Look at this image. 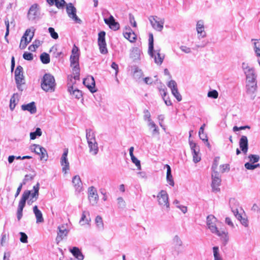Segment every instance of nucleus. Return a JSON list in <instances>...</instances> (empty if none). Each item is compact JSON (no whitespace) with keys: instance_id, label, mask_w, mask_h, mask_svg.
Wrapping results in <instances>:
<instances>
[{"instance_id":"f257e3e1","label":"nucleus","mask_w":260,"mask_h":260,"mask_svg":"<svg viewBox=\"0 0 260 260\" xmlns=\"http://www.w3.org/2000/svg\"><path fill=\"white\" fill-rule=\"evenodd\" d=\"M40 184L37 183L33 187L32 190H25L18 204L17 216L18 220H19L22 216V211L23 208L25 205L26 202L29 205H31L33 203L36 202L39 195Z\"/></svg>"},{"instance_id":"f03ea898","label":"nucleus","mask_w":260,"mask_h":260,"mask_svg":"<svg viewBox=\"0 0 260 260\" xmlns=\"http://www.w3.org/2000/svg\"><path fill=\"white\" fill-rule=\"evenodd\" d=\"M207 225L208 229L213 234L225 240L228 237V232L224 229L220 228L221 222L213 215H210L207 217Z\"/></svg>"},{"instance_id":"7ed1b4c3","label":"nucleus","mask_w":260,"mask_h":260,"mask_svg":"<svg viewBox=\"0 0 260 260\" xmlns=\"http://www.w3.org/2000/svg\"><path fill=\"white\" fill-rule=\"evenodd\" d=\"M153 50V39L152 35H150L149 39V54L154 58V62L158 65H160L163 62L165 55L160 53V49Z\"/></svg>"},{"instance_id":"20e7f679","label":"nucleus","mask_w":260,"mask_h":260,"mask_svg":"<svg viewBox=\"0 0 260 260\" xmlns=\"http://www.w3.org/2000/svg\"><path fill=\"white\" fill-rule=\"evenodd\" d=\"M219 158H216L212 166V172L211 174L212 183L211 186L214 192H218L220 190L219 186L221 183V179L219 173L217 172V160Z\"/></svg>"},{"instance_id":"39448f33","label":"nucleus","mask_w":260,"mask_h":260,"mask_svg":"<svg viewBox=\"0 0 260 260\" xmlns=\"http://www.w3.org/2000/svg\"><path fill=\"white\" fill-rule=\"evenodd\" d=\"M55 79L52 75L46 74L41 82V87L46 92H52L55 88Z\"/></svg>"},{"instance_id":"423d86ee","label":"nucleus","mask_w":260,"mask_h":260,"mask_svg":"<svg viewBox=\"0 0 260 260\" xmlns=\"http://www.w3.org/2000/svg\"><path fill=\"white\" fill-rule=\"evenodd\" d=\"M158 205L163 209L169 211L170 209V203L169 194L166 190L161 189L158 192L156 196Z\"/></svg>"},{"instance_id":"0eeeda50","label":"nucleus","mask_w":260,"mask_h":260,"mask_svg":"<svg viewBox=\"0 0 260 260\" xmlns=\"http://www.w3.org/2000/svg\"><path fill=\"white\" fill-rule=\"evenodd\" d=\"M86 139L90 153L93 155L97 154L99 147L94 133L91 131L87 132Z\"/></svg>"},{"instance_id":"6e6552de","label":"nucleus","mask_w":260,"mask_h":260,"mask_svg":"<svg viewBox=\"0 0 260 260\" xmlns=\"http://www.w3.org/2000/svg\"><path fill=\"white\" fill-rule=\"evenodd\" d=\"M246 89L247 93L254 98L257 89L256 76L246 78Z\"/></svg>"},{"instance_id":"1a4fd4ad","label":"nucleus","mask_w":260,"mask_h":260,"mask_svg":"<svg viewBox=\"0 0 260 260\" xmlns=\"http://www.w3.org/2000/svg\"><path fill=\"white\" fill-rule=\"evenodd\" d=\"M35 31V29L33 27L26 30L20 41L19 45L20 49H24L31 42L34 36Z\"/></svg>"},{"instance_id":"9d476101","label":"nucleus","mask_w":260,"mask_h":260,"mask_svg":"<svg viewBox=\"0 0 260 260\" xmlns=\"http://www.w3.org/2000/svg\"><path fill=\"white\" fill-rule=\"evenodd\" d=\"M69 150L68 148L63 149V153L60 159V164L61 166L62 172L64 175L67 174L70 169V162L68 158Z\"/></svg>"},{"instance_id":"9b49d317","label":"nucleus","mask_w":260,"mask_h":260,"mask_svg":"<svg viewBox=\"0 0 260 260\" xmlns=\"http://www.w3.org/2000/svg\"><path fill=\"white\" fill-rule=\"evenodd\" d=\"M149 20L153 29L158 31H161L162 30L165 23L164 18L156 16H151L149 18Z\"/></svg>"},{"instance_id":"f8f14e48","label":"nucleus","mask_w":260,"mask_h":260,"mask_svg":"<svg viewBox=\"0 0 260 260\" xmlns=\"http://www.w3.org/2000/svg\"><path fill=\"white\" fill-rule=\"evenodd\" d=\"M189 146L191 151L193 161L194 163L199 162L201 159L200 147L192 141L189 140Z\"/></svg>"},{"instance_id":"ddd939ff","label":"nucleus","mask_w":260,"mask_h":260,"mask_svg":"<svg viewBox=\"0 0 260 260\" xmlns=\"http://www.w3.org/2000/svg\"><path fill=\"white\" fill-rule=\"evenodd\" d=\"M67 13L68 16L75 22L80 24L81 20L76 15V9L72 3H69L66 6Z\"/></svg>"},{"instance_id":"4468645a","label":"nucleus","mask_w":260,"mask_h":260,"mask_svg":"<svg viewBox=\"0 0 260 260\" xmlns=\"http://www.w3.org/2000/svg\"><path fill=\"white\" fill-rule=\"evenodd\" d=\"M105 32L101 31L98 35V45L99 46L100 51L102 54H106L108 53L107 45L105 41Z\"/></svg>"},{"instance_id":"2eb2a0df","label":"nucleus","mask_w":260,"mask_h":260,"mask_svg":"<svg viewBox=\"0 0 260 260\" xmlns=\"http://www.w3.org/2000/svg\"><path fill=\"white\" fill-rule=\"evenodd\" d=\"M88 198L92 206L96 205L99 201V196L96 188L93 186L88 188Z\"/></svg>"},{"instance_id":"dca6fc26","label":"nucleus","mask_w":260,"mask_h":260,"mask_svg":"<svg viewBox=\"0 0 260 260\" xmlns=\"http://www.w3.org/2000/svg\"><path fill=\"white\" fill-rule=\"evenodd\" d=\"M205 22L203 20H199L197 21L196 25V30L197 33V38L202 39L206 37V32L205 30Z\"/></svg>"},{"instance_id":"f3484780","label":"nucleus","mask_w":260,"mask_h":260,"mask_svg":"<svg viewBox=\"0 0 260 260\" xmlns=\"http://www.w3.org/2000/svg\"><path fill=\"white\" fill-rule=\"evenodd\" d=\"M15 77L17 87L20 89L21 86L24 83V77L23 75V68L21 66H18L15 71Z\"/></svg>"},{"instance_id":"a211bd4d","label":"nucleus","mask_w":260,"mask_h":260,"mask_svg":"<svg viewBox=\"0 0 260 260\" xmlns=\"http://www.w3.org/2000/svg\"><path fill=\"white\" fill-rule=\"evenodd\" d=\"M40 11L38 6L36 4L32 5L28 12L27 17L29 20L33 21L39 17Z\"/></svg>"},{"instance_id":"6ab92c4d","label":"nucleus","mask_w":260,"mask_h":260,"mask_svg":"<svg viewBox=\"0 0 260 260\" xmlns=\"http://www.w3.org/2000/svg\"><path fill=\"white\" fill-rule=\"evenodd\" d=\"M71 83H68V91L70 94H72L74 97L76 99H79L82 96V92L80 90L77 89V88L74 86V83L72 82V79Z\"/></svg>"},{"instance_id":"aec40b11","label":"nucleus","mask_w":260,"mask_h":260,"mask_svg":"<svg viewBox=\"0 0 260 260\" xmlns=\"http://www.w3.org/2000/svg\"><path fill=\"white\" fill-rule=\"evenodd\" d=\"M91 221L89 212L83 211L82 212L81 217L79 220V224L81 226H89Z\"/></svg>"},{"instance_id":"412c9836","label":"nucleus","mask_w":260,"mask_h":260,"mask_svg":"<svg viewBox=\"0 0 260 260\" xmlns=\"http://www.w3.org/2000/svg\"><path fill=\"white\" fill-rule=\"evenodd\" d=\"M67 226V224H62L58 227V232L56 238L57 241L62 240L68 235L69 231L68 230Z\"/></svg>"},{"instance_id":"4be33fe9","label":"nucleus","mask_w":260,"mask_h":260,"mask_svg":"<svg viewBox=\"0 0 260 260\" xmlns=\"http://www.w3.org/2000/svg\"><path fill=\"white\" fill-rule=\"evenodd\" d=\"M83 83L91 92L94 93L96 92V90L95 89V81L93 77L90 76L85 79L83 81Z\"/></svg>"},{"instance_id":"5701e85b","label":"nucleus","mask_w":260,"mask_h":260,"mask_svg":"<svg viewBox=\"0 0 260 260\" xmlns=\"http://www.w3.org/2000/svg\"><path fill=\"white\" fill-rule=\"evenodd\" d=\"M104 21L106 24L109 25L111 29L114 30H116L119 28V23L115 21L114 18L112 15L108 18H105Z\"/></svg>"},{"instance_id":"b1692460","label":"nucleus","mask_w":260,"mask_h":260,"mask_svg":"<svg viewBox=\"0 0 260 260\" xmlns=\"http://www.w3.org/2000/svg\"><path fill=\"white\" fill-rule=\"evenodd\" d=\"M72 183L76 192H80L82 190V183L79 175L73 177Z\"/></svg>"},{"instance_id":"393cba45","label":"nucleus","mask_w":260,"mask_h":260,"mask_svg":"<svg viewBox=\"0 0 260 260\" xmlns=\"http://www.w3.org/2000/svg\"><path fill=\"white\" fill-rule=\"evenodd\" d=\"M240 148L244 154H246L248 151V139L246 136H242L239 141Z\"/></svg>"},{"instance_id":"a878e982","label":"nucleus","mask_w":260,"mask_h":260,"mask_svg":"<svg viewBox=\"0 0 260 260\" xmlns=\"http://www.w3.org/2000/svg\"><path fill=\"white\" fill-rule=\"evenodd\" d=\"M147 125L151 132L152 136L154 137L159 135V129L154 121L147 123Z\"/></svg>"},{"instance_id":"bb28decb","label":"nucleus","mask_w":260,"mask_h":260,"mask_svg":"<svg viewBox=\"0 0 260 260\" xmlns=\"http://www.w3.org/2000/svg\"><path fill=\"white\" fill-rule=\"evenodd\" d=\"M72 73L74 75V80H79L80 75V67L79 62L70 63Z\"/></svg>"},{"instance_id":"cd10ccee","label":"nucleus","mask_w":260,"mask_h":260,"mask_svg":"<svg viewBox=\"0 0 260 260\" xmlns=\"http://www.w3.org/2000/svg\"><path fill=\"white\" fill-rule=\"evenodd\" d=\"M33 212L35 215L36 218V223H43L44 221V218L43 217V214L42 212L38 209V206L35 205L34 206Z\"/></svg>"},{"instance_id":"c85d7f7f","label":"nucleus","mask_w":260,"mask_h":260,"mask_svg":"<svg viewBox=\"0 0 260 260\" xmlns=\"http://www.w3.org/2000/svg\"><path fill=\"white\" fill-rule=\"evenodd\" d=\"M21 109L23 111H27L31 114H34L37 111V108L34 102H31L27 104L22 105Z\"/></svg>"},{"instance_id":"c756f323","label":"nucleus","mask_w":260,"mask_h":260,"mask_svg":"<svg viewBox=\"0 0 260 260\" xmlns=\"http://www.w3.org/2000/svg\"><path fill=\"white\" fill-rule=\"evenodd\" d=\"M165 167L167 168L166 180L167 183L171 186H174V181L171 174V169L169 165H166Z\"/></svg>"},{"instance_id":"7c9ffc66","label":"nucleus","mask_w":260,"mask_h":260,"mask_svg":"<svg viewBox=\"0 0 260 260\" xmlns=\"http://www.w3.org/2000/svg\"><path fill=\"white\" fill-rule=\"evenodd\" d=\"M123 35L124 38L131 42H134L136 40V35L130 29H128L127 31L124 32Z\"/></svg>"},{"instance_id":"2f4dec72","label":"nucleus","mask_w":260,"mask_h":260,"mask_svg":"<svg viewBox=\"0 0 260 260\" xmlns=\"http://www.w3.org/2000/svg\"><path fill=\"white\" fill-rule=\"evenodd\" d=\"M94 223L96 229L99 231H103L104 229V224L102 217L98 215L94 219Z\"/></svg>"},{"instance_id":"473e14b6","label":"nucleus","mask_w":260,"mask_h":260,"mask_svg":"<svg viewBox=\"0 0 260 260\" xmlns=\"http://www.w3.org/2000/svg\"><path fill=\"white\" fill-rule=\"evenodd\" d=\"M47 1L49 5H55L58 9L63 8L66 4L64 0H47Z\"/></svg>"},{"instance_id":"72a5a7b5","label":"nucleus","mask_w":260,"mask_h":260,"mask_svg":"<svg viewBox=\"0 0 260 260\" xmlns=\"http://www.w3.org/2000/svg\"><path fill=\"white\" fill-rule=\"evenodd\" d=\"M253 50L257 57H260V39H252Z\"/></svg>"},{"instance_id":"f704fd0d","label":"nucleus","mask_w":260,"mask_h":260,"mask_svg":"<svg viewBox=\"0 0 260 260\" xmlns=\"http://www.w3.org/2000/svg\"><path fill=\"white\" fill-rule=\"evenodd\" d=\"M19 100V95L18 93H14L10 99V108L13 111L16 105L18 103Z\"/></svg>"},{"instance_id":"c9c22d12","label":"nucleus","mask_w":260,"mask_h":260,"mask_svg":"<svg viewBox=\"0 0 260 260\" xmlns=\"http://www.w3.org/2000/svg\"><path fill=\"white\" fill-rule=\"evenodd\" d=\"M141 51L137 48H133L132 50L130 56L134 60H138L140 59Z\"/></svg>"},{"instance_id":"e433bc0d","label":"nucleus","mask_w":260,"mask_h":260,"mask_svg":"<svg viewBox=\"0 0 260 260\" xmlns=\"http://www.w3.org/2000/svg\"><path fill=\"white\" fill-rule=\"evenodd\" d=\"M243 72L245 75L246 78L256 76L254 69L250 66L247 68L246 70H245Z\"/></svg>"},{"instance_id":"4c0bfd02","label":"nucleus","mask_w":260,"mask_h":260,"mask_svg":"<svg viewBox=\"0 0 260 260\" xmlns=\"http://www.w3.org/2000/svg\"><path fill=\"white\" fill-rule=\"evenodd\" d=\"M237 214H235V217L237 219H238L241 223L245 227H248V221L247 218H245L242 217V216L238 212H237Z\"/></svg>"},{"instance_id":"58836bf2","label":"nucleus","mask_w":260,"mask_h":260,"mask_svg":"<svg viewBox=\"0 0 260 260\" xmlns=\"http://www.w3.org/2000/svg\"><path fill=\"white\" fill-rule=\"evenodd\" d=\"M42 134V131L40 128H37L36 131L34 132H31L29 134L30 139L35 140L38 137H40Z\"/></svg>"},{"instance_id":"ea45409f","label":"nucleus","mask_w":260,"mask_h":260,"mask_svg":"<svg viewBox=\"0 0 260 260\" xmlns=\"http://www.w3.org/2000/svg\"><path fill=\"white\" fill-rule=\"evenodd\" d=\"M214 260H223L219 253V248L217 246L213 247Z\"/></svg>"},{"instance_id":"a19ab883","label":"nucleus","mask_w":260,"mask_h":260,"mask_svg":"<svg viewBox=\"0 0 260 260\" xmlns=\"http://www.w3.org/2000/svg\"><path fill=\"white\" fill-rule=\"evenodd\" d=\"M80 52L78 47L74 45L72 50L70 58H79Z\"/></svg>"},{"instance_id":"79ce46f5","label":"nucleus","mask_w":260,"mask_h":260,"mask_svg":"<svg viewBox=\"0 0 260 260\" xmlns=\"http://www.w3.org/2000/svg\"><path fill=\"white\" fill-rule=\"evenodd\" d=\"M40 59L42 62L44 64H47L50 62L49 55L45 52L42 53L40 55Z\"/></svg>"},{"instance_id":"37998d69","label":"nucleus","mask_w":260,"mask_h":260,"mask_svg":"<svg viewBox=\"0 0 260 260\" xmlns=\"http://www.w3.org/2000/svg\"><path fill=\"white\" fill-rule=\"evenodd\" d=\"M42 148L43 147L38 144H33L30 146V150L37 154H40V151L41 150L40 148Z\"/></svg>"},{"instance_id":"c03bdc74","label":"nucleus","mask_w":260,"mask_h":260,"mask_svg":"<svg viewBox=\"0 0 260 260\" xmlns=\"http://www.w3.org/2000/svg\"><path fill=\"white\" fill-rule=\"evenodd\" d=\"M40 149L41 150V151H40V154H39V155H41L40 159L41 160H44L45 161H46L47 160V158H48L47 151L44 147H43L42 148H40Z\"/></svg>"},{"instance_id":"a18cd8bd","label":"nucleus","mask_w":260,"mask_h":260,"mask_svg":"<svg viewBox=\"0 0 260 260\" xmlns=\"http://www.w3.org/2000/svg\"><path fill=\"white\" fill-rule=\"evenodd\" d=\"M167 86L171 90V91L177 89V84L174 80H170L167 83Z\"/></svg>"},{"instance_id":"49530a36","label":"nucleus","mask_w":260,"mask_h":260,"mask_svg":"<svg viewBox=\"0 0 260 260\" xmlns=\"http://www.w3.org/2000/svg\"><path fill=\"white\" fill-rule=\"evenodd\" d=\"M133 76L136 80H139L143 76V72L141 70L136 68Z\"/></svg>"},{"instance_id":"de8ad7c7","label":"nucleus","mask_w":260,"mask_h":260,"mask_svg":"<svg viewBox=\"0 0 260 260\" xmlns=\"http://www.w3.org/2000/svg\"><path fill=\"white\" fill-rule=\"evenodd\" d=\"M179 49L182 52L185 54H190L192 52V50L191 48L187 47L185 45H181L179 47Z\"/></svg>"},{"instance_id":"09e8293b","label":"nucleus","mask_w":260,"mask_h":260,"mask_svg":"<svg viewBox=\"0 0 260 260\" xmlns=\"http://www.w3.org/2000/svg\"><path fill=\"white\" fill-rule=\"evenodd\" d=\"M57 45H54L50 49V52L52 53L55 57H58L61 54V52H57Z\"/></svg>"},{"instance_id":"8fccbe9b","label":"nucleus","mask_w":260,"mask_h":260,"mask_svg":"<svg viewBox=\"0 0 260 260\" xmlns=\"http://www.w3.org/2000/svg\"><path fill=\"white\" fill-rule=\"evenodd\" d=\"M144 119L147 123L153 121L151 117V114L148 110L145 111V115L144 116Z\"/></svg>"},{"instance_id":"3c124183","label":"nucleus","mask_w":260,"mask_h":260,"mask_svg":"<svg viewBox=\"0 0 260 260\" xmlns=\"http://www.w3.org/2000/svg\"><path fill=\"white\" fill-rule=\"evenodd\" d=\"M132 161L133 164L135 165V166L137 167V169L139 170H141V165L140 161L136 158L135 156H133V157H131Z\"/></svg>"},{"instance_id":"603ef678","label":"nucleus","mask_w":260,"mask_h":260,"mask_svg":"<svg viewBox=\"0 0 260 260\" xmlns=\"http://www.w3.org/2000/svg\"><path fill=\"white\" fill-rule=\"evenodd\" d=\"M245 167L247 170H253L255 169V168L259 167L260 166V165L259 164H256V165H253L251 163L249 162H246L245 165Z\"/></svg>"},{"instance_id":"864d4df0","label":"nucleus","mask_w":260,"mask_h":260,"mask_svg":"<svg viewBox=\"0 0 260 260\" xmlns=\"http://www.w3.org/2000/svg\"><path fill=\"white\" fill-rule=\"evenodd\" d=\"M207 95L209 98L212 99H217L218 96V93L216 90H213L208 92Z\"/></svg>"},{"instance_id":"5fc2aeb1","label":"nucleus","mask_w":260,"mask_h":260,"mask_svg":"<svg viewBox=\"0 0 260 260\" xmlns=\"http://www.w3.org/2000/svg\"><path fill=\"white\" fill-rule=\"evenodd\" d=\"M48 31L51 36V37L54 39H57L58 38V34L55 31L53 27H49L48 28Z\"/></svg>"},{"instance_id":"6e6d98bb","label":"nucleus","mask_w":260,"mask_h":260,"mask_svg":"<svg viewBox=\"0 0 260 260\" xmlns=\"http://www.w3.org/2000/svg\"><path fill=\"white\" fill-rule=\"evenodd\" d=\"M248 158L249 160L252 163H254L257 162L259 159V157L258 155L250 154L248 156Z\"/></svg>"},{"instance_id":"4d7b16f0","label":"nucleus","mask_w":260,"mask_h":260,"mask_svg":"<svg viewBox=\"0 0 260 260\" xmlns=\"http://www.w3.org/2000/svg\"><path fill=\"white\" fill-rule=\"evenodd\" d=\"M206 126V124L204 123L203 124L200 128L199 132V135L200 138L202 140V137L207 136L206 134L204 133V129Z\"/></svg>"},{"instance_id":"13d9d810","label":"nucleus","mask_w":260,"mask_h":260,"mask_svg":"<svg viewBox=\"0 0 260 260\" xmlns=\"http://www.w3.org/2000/svg\"><path fill=\"white\" fill-rule=\"evenodd\" d=\"M117 204L119 208H123L125 206V202L121 197H119L117 200Z\"/></svg>"},{"instance_id":"bf43d9fd","label":"nucleus","mask_w":260,"mask_h":260,"mask_svg":"<svg viewBox=\"0 0 260 260\" xmlns=\"http://www.w3.org/2000/svg\"><path fill=\"white\" fill-rule=\"evenodd\" d=\"M171 92L172 94L175 97L178 101L180 102L182 100V96L178 92V89L175 90H174V91Z\"/></svg>"},{"instance_id":"052dcab7","label":"nucleus","mask_w":260,"mask_h":260,"mask_svg":"<svg viewBox=\"0 0 260 260\" xmlns=\"http://www.w3.org/2000/svg\"><path fill=\"white\" fill-rule=\"evenodd\" d=\"M23 57L27 60H31L33 59V55L31 53L25 52L23 55Z\"/></svg>"},{"instance_id":"680f3d73","label":"nucleus","mask_w":260,"mask_h":260,"mask_svg":"<svg viewBox=\"0 0 260 260\" xmlns=\"http://www.w3.org/2000/svg\"><path fill=\"white\" fill-rule=\"evenodd\" d=\"M20 235L21 236L20 241L23 243H27V236L23 232H20Z\"/></svg>"},{"instance_id":"e2e57ef3","label":"nucleus","mask_w":260,"mask_h":260,"mask_svg":"<svg viewBox=\"0 0 260 260\" xmlns=\"http://www.w3.org/2000/svg\"><path fill=\"white\" fill-rule=\"evenodd\" d=\"M5 24L6 26V32L5 36V39L6 41L8 43V39L7 38V36L9 34V22L8 20H5Z\"/></svg>"},{"instance_id":"0e129e2a","label":"nucleus","mask_w":260,"mask_h":260,"mask_svg":"<svg viewBox=\"0 0 260 260\" xmlns=\"http://www.w3.org/2000/svg\"><path fill=\"white\" fill-rule=\"evenodd\" d=\"M174 242L176 244V245L178 246H181L182 245V241L179 237L177 236H176L173 239Z\"/></svg>"},{"instance_id":"69168bd1","label":"nucleus","mask_w":260,"mask_h":260,"mask_svg":"<svg viewBox=\"0 0 260 260\" xmlns=\"http://www.w3.org/2000/svg\"><path fill=\"white\" fill-rule=\"evenodd\" d=\"M177 208L180 210L183 214H185L187 211V207L181 204L178 206Z\"/></svg>"},{"instance_id":"338daca9","label":"nucleus","mask_w":260,"mask_h":260,"mask_svg":"<svg viewBox=\"0 0 260 260\" xmlns=\"http://www.w3.org/2000/svg\"><path fill=\"white\" fill-rule=\"evenodd\" d=\"M157 118V119L158 120L159 124L160 126L161 127H162V122H163V121L164 120V119H165L164 115H162V114H160V115H158Z\"/></svg>"},{"instance_id":"774afa93","label":"nucleus","mask_w":260,"mask_h":260,"mask_svg":"<svg viewBox=\"0 0 260 260\" xmlns=\"http://www.w3.org/2000/svg\"><path fill=\"white\" fill-rule=\"evenodd\" d=\"M129 21H130V23L131 24V25L134 27H137V23L135 20V18L133 16H129Z\"/></svg>"}]
</instances>
